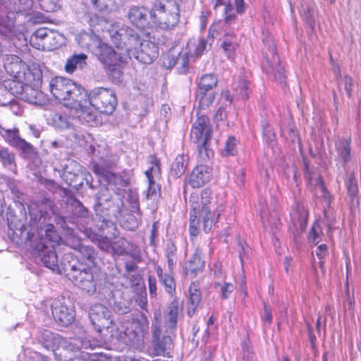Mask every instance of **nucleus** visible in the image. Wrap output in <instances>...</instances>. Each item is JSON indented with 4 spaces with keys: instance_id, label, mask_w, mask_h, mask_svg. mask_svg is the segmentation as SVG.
Listing matches in <instances>:
<instances>
[{
    "instance_id": "1",
    "label": "nucleus",
    "mask_w": 361,
    "mask_h": 361,
    "mask_svg": "<svg viewBox=\"0 0 361 361\" xmlns=\"http://www.w3.org/2000/svg\"><path fill=\"white\" fill-rule=\"evenodd\" d=\"M78 44L82 48L90 50L104 65L121 61V56L107 44L84 32L77 36Z\"/></svg>"
},
{
    "instance_id": "2",
    "label": "nucleus",
    "mask_w": 361,
    "mask_h": 361,
    "mask_svg": "<svg viewBox=\"0 0 361 361\" xmlns=\"http://www.w3.org/2000/svg\"><path fill=\"white\" fill-rule=\"evenodd\" d=\"M67 276L76 286L90 294L97 290V279L92 272V267L85 266L83 262H68L64 265Z\"/></svg>"
},
{
    "instance_id": "3",
    "label": "nucleus",
    "mask_w": 361,
    "mask_h": 361,
    "mask_svg": "<svg viewBox=\"0 0 361 361\" xmlns=\"http://www.w3.org/2000/svg\"><path fill=\"white\" fill-rule=\"evenodd\" d=\"M4 68L7 73L15 79L8 83L9 90L11 87L16 88L20 85L32 84L36 80L35 73L30 71L29 66L16 55L7 58Z\"/></svg>"
},
{
    "instance_id": "4",
    "label": "nucleus",
    "mask_w": 361,
    "mask_h": 361,
    "mask_svg": "<svg viewBox=\"0 0 361 361\" xmlns=\"http://www.w3.org/2000/svg\"><path fill=\"white\" fill-rule=\"evenodd\" d=\"M110 37L118 49H125L131 58V52L138 49L142 42L140 35L128 25H118L110 30Z\"/></svg>"
},
{
    "instance_id": "5",
    "label": "nucleus",
    "mask_w": 361,
    "mask_h": 361,
    "mask_svg": "<svg viewBox=\"0 0 361 361\" xmlns=\"http://www.w3.org/2000/svg\"><path fill=\"white\" fill-rule=\"evenodd\" d=\"M88 102L97 110L106 114H111L117 105L115 92L102 87L90 90L88 93Z\"/></svg>"
},
{
    "instance_id": "6",
    "label": "nucleus",
    "mask_w": 361,
    "mask_h": 361,
    "mask_svg": "<svg viewBox=\"0 0 361 361\" xmlns=\"http://www.w3.org/2000/svg\"><path fill=\"white\" fill-rule=\"evenodd\" d=\"M269 51H263L264 61L263 67L266 69L267 73L281 86H285L286 75L285 69L279 63V56L276 53V47L274 43L268 45Z\"/></svg>"
},
{
    "instance_id": "7",
    "label": "nucleus",
    "mask_w": 361,
    "mask_h": 361,
    "mask_svg": "<svg viewBox=\"0 0 361 361\" xmlns=\"http://www.w3.org/2000/svg\"><path fill=\"white\" fill-rule=\"evenodd\" d=\"M51 312L56 322L61 326H68L74 321V306L69 298L55 299L51 305Z\"/></svg>"
},
{
    "instance_id": "8",
    "label": "nucleus",
    "mask_w": 361,
    "mask_h": 361,
    "mask_svg": "<svg viewBox=\"0 0 361 361\" xmlns=\"http://www.w3.org/2000/svg\"><path fill=\"white\" fill-rule=\"evenodd\" d=\"M127 17L138 29L147 31L154 28L153 20L157 19V14L154 11H150L145 7L133 6L130 8Z\"/></svg>"
},
{
    "instance_id": "9",
    "label": "nucleus",
    "mask_w": 361,
    "mask_h": 361,
    "mask_svg": "<svg viewBox=\"0 0 361 361\" xmlns=\"http://www.w3.org/2000/svg\"><path fill=\"white\" fill-rule=\"evenodd\" d=\"M292 231L294 240L298 242L301 234L305 231L309 213L306 207L300 202H297L292 207V212L290 213Z\"/></svg>"
},
{
    "instance_id": "10",
    "label": "nucleus",
    "mask_w": 361,
    "mask_h": 361,
    "mask_svg": "<svg viewBox=\"0 0 361 361\" xmlns=\"http://www.w3.org/2000/svg\"><path fill=\"white\" fill-rule=\"evenodd\" d=\"M0 134L11 147L20 150L25 157H32L37 154L35 147L20 137L18 129L11 130L3 128Z\"/></svg>"
},
{
    "instance_id": "11",
    "label": "nucleus",
    "mask_w": 361,
    "mask_h": 361,
    "mask_svg": "<svg viewBox=\"0 0 361 361\" xmlns=\"http://www.w3.org/2000/svg\"><path fill=\"white\" fill-rule=\"evenodd\" d=\"M217 82L216 75L212 73L205 74L201 77L196 95L201 107L208 106L213 102L214 97L212 94L207 96V93L216 86Z\"/></svg>"
},
{
    "instance_id": "12",
    "label": "nucleus",
    "mask_w": 361,
    "mask_h": 361,
    "mask_svg": "<svg viewBox=\"0 0 361 361\" xmlns=\"http://www.w3.org/2000/svg\"><path fill=\"white\" fill-rule=\"evenodd\" d=\"M103 196V195L101 196L97 195L94 208L96 215L102 218V222L106 224L108 219L111 216V210L112 208L115 207V209L112 210V215L116 216L117 214H121L123 204L120 199V204L117 203L115 206L111 199L108 197L104 198Z\"/></svg>"
},
{
    "instance_id": "13",
    "label": "nucleus",
    "mask_w": 361,
    "mask_h": 361,
    "mask_svg": "<svg viewBox=\"0 0 361 361\" xmlns=\"http://www.w3.org/2000/svg\"><path fill=\"white\" fill-rule=\"evenodd\" d=\"M16 89L11 87V94L20 95V97L27 103L38 106L44 105L46 103L45 94L37 89L27 85H20Z\"/></svg>"
},
{
    "instance_id": "14",
    "label": "nucleus",
    "mask_w": 361,
    "mask_h": 361,
    "mask_svg": "<svg viewBox=\"0 0 361 361\" xmlns=\"http://www.w3.org/2000/svg\"><path fill=\"white\" fill-rule=\"evenodd\" d=\"M115 166V163L111 160H104L102 163H92V171L98 176L103 177L109 183L114 182L119 183L121 186L126 187L128 185V181L124 180L120 175H116L111 171V169Z\"/></svg>"
},
{
    "instance_id": "15",
    "label": "nucleus",
    "mask_w": 361,
    "mask_h": 361,
    "mask_svg": "<svg viewBox=\"0 0 361 361\" xmlns=\"http://www.w3.org/2000/svg\"><path fill=\"white\" fill-rule=\"evenodd\" d=\"M158 47L154 42L143 40L138 46V49L131 52V57H134L145 64L152 63L158 57Z\"/></svg>"
},
{
    "instance_id": "16",
    "label": "nucleus",
    "mask_w": 361,
    "mask_h": 361,
    "mask_svg": "<svg viewBox=\"0 0 361 361\" xmlns=\"http://www.w3.org/2000/svg\"><path fill=\"white\" fill-rule=\"evenodd\" d=\"M149 159L151 166L145 171L149 183L147 197L156 200L160 196L161 187L155 183L153 176L161 173L160 161L155 155H150Z\"/></svg>"
},
{
    "instance_id": "17",
    "label": "nucleus",
    "mask_w": 361,
    "mask_h": 361,
    "mask_svg": "<svg viewBox=\"0 0 361 361\" xmlns=\"http://www.w3.org/2000/svg\"><path fill=\"white\" fill-rule=\"evenodd\" d=\"M212 132L209 118L207 116H200L192 125L190 137L195 143L210 140Z\"/></svg>"
},
{
    "instance_id": "18",
    "label": "nucleus",
    "mask_w": 361,
    "mask_h": 361,
    "mask_svg": "<svg viewBox=\"0 0 361 361\" xmlns=\"http://www.w3.org/2000/svg\"><path fill=\"white\" fill-rule=\"evenodd\" d=\"M35 249L38 252L40 261L47 268L53 271L58 269V257L54 245L39 242L35 246Z\"/></svg>"
},
{
    "instance_id": "19",
    "label": "nucleus",
    "mask_w": 361,
    "mask_h": 361,
    "mask_svg": "<svg viewBox=\"0 0 361 361\" xmlns=\"http://www.w3.org/2000/svg\"><path fill=\"white\" fill-rule=\"evenodd\" d=\"M73 83L74 82L70 79L55 77L50 81V91L56 99L59 102H64L67 100L68 92L71 91Z\"/></svg>"
},
{
    "instance_id": "20",
    "label": "nucleus",
    "mask_w": 361,
    "mask_h": 361,
    "mask_svg": "<svg viewBox=\"0 0 361 361\" xmlns=\"http://www.w3.org/2000/svg\"><path fill=\"white\" fill-rule=\"evenodd\" d=\"M110 317V310L102 304H95L90 307L89 317L91 324L99 332L105 326V323Z\"/></svg>"
},
{
    "instance_id": "21",
    "label": "nucleus",
    "mask_w": 361,
    "mask_h": 361,
    "mask_svg": "<svg viewBox=\"0 0 361 361\" xmlns=\"http://www.w3.org/2000/svg\"><path fill=\"white\" fill-rule=\"evenodd\" d=\"M203 256V251L200 247H197L190 259L185 262L183 270L186 275L194 278L204 271L205 262Z\"/></svg>"
},
{
    "instance_id": "22",
    "label": "nucleus",
    "mask_w": 361,
    "mask_h": 361,
    "mask_svg": "<svg viewBox=\"0 0 361 361\" xmlns=\"http://www.w3.org/2000/svg\"><path fill=\"white\" fill-rule=\"evenodd\" d=\"M212 176V168L204 164H200L192 170L188 182L193 188H199L209 182Z\"/></svg>"
},
{
    "instance_id": "23",
    "label": "nucleus",
    "mask_w": 361,
    "mask_h": 361,
    "mask_svg": "<svg viewBox=\"0 0 361 361\" xmlns=\"http://www.w3.org/2000/svg\"><path fill=\"white\" fill-rule=\"evenodd\" d=\"M66 105L71 107H82L88 102V93L85 90L76 83H73L68 92L67 100L64 101Z\"/></svg>"
},
{
    "instance_id": "24",
    "label": "nucleus",
    "mask_w": 361,
    "mask_h": 361,
    "mask_svg": "<svg viewBox=\"0 0 361 361\" xmlns=\"http://www.w3.org/2000/svg\"><path fill=\"white\" fill-rule=\"evenodd\" d=\"M148 322L145 317L142 319L134 320L131 324L130 329H128L126 332L129 340L134 343H140L143 342L145 333L147 332Z\"/></svg>"
},
{
    "instance_id": "25",
    "label": "nucleus",
    "mask_w": 361,
    "mask_h": 361,
    "mask_svg": "<svg viewBox=\"0 0 361 361\" xmlns=\"http://www.w3.org/2000/svg\"><path fill=\"white\" fill-rule=\"evenodd\" d=\"M345 187L347 190V195L352 206L359 203V188L355 178V171H345Z\"/></svg>"
},
{
    "instance_id": "26",
    "label": "nucleus",
    "mask_w": 361,
    "mask_h": 361,
    "mask_svg": "<svg viewBox=\"0 0 361 361\" xmlns=\"http://www.w3.org/2000/svg\"><path fill=\"white\" fill-rule=\"evenodd\" d=\"M88 22L92 32L94 34L106 32L110 35V30L116 25L108 21L106 18L96 14L90 16Z\"/></svg>"
},
{
    "instance_id": "27",
    "label": "nucleus",
    "mask_w": 361,
    "mask_h": 361,
    "mask_svg": "<svg viewBox=\"0 0 361 361\" xmlns=\"http://www.w3.org/2000/svg\"><path fill=\"white\" fill-rule=\"evenodd\" d=\"M178 15L177 13H166L160 11L159 16H157V19L153 20L154 29L167 30L174 27L178 22Z\"/></svg>"
},
{
    "instance_id": "28",
    "label": "nucleus",
    "mask_w": 361,
    "mask_h": 361,
    "mask_svg": "<svg viewBox=\"0 0 361 361\" xmlns=\"http://www.w3.org/2000/svg\"><path fill=\"white\" fill-rule=\"evenodd\" d=\"M37 338L45 348L52 350L63 341V338L47 329L40 330Z\"/></svg>"
},
{
    "instance_id": "29",
    "label": "nucleus",
    "mask_w": 361,
    "mask_h": 361,
    "mask_svg": "<svg viewBox=\"0 0 361 361\" xmlns=\"http://www.w3.org/2000/svg\"><path fill=\"white\" fill-rule=\"evenodd\" d=\"M111 254L113 255L123 256L129 255V251L135 252L137 247L124 238H118L112 241Z\"/></svg>"
},
{
    "instance_id": "30",
    "label": "nucleus",
    "mask_w": 361,
    "mask_h": 361,
    "mask_svg": "<svg viewBox=\"0 0 361 361\" xmlns=\"http://www.w3.org/2000/svg\"><path fill=\"white\" fill-rule=\"evenodd\" d=\"M75 250H78L80 255L77 262H82L83 261L85 262L84 265L87 267H92L94 265L97 252L92 247L79 243L76 245Z\"/></svg>"
},
{
    "instance_id": "31",
    "label": "nucleus",
    "mask_w": 361,
    "mask_h": 361,
    "mask_svg": "<svg viewBox=\"0 0 361 361\" xmlns=\"http://www.w3.org/2000/svg\"><path fill=\"white\" fill-rule=\"evenodd\" d=\"M222 209H216L214 212L210 209H201L198 214L202 216L203 221V228L205 233H209L213 226L216 223L221 214Z\"/></svg>"
},
{
    "instance_id": "32",
    "label": "nucleus",
    "mask_w": 361,
    "mask_h": 361,
    "mask_svg": "<svg viewBox=\"0 0 361 361\" xmlns=\"http://www.w3.org/2000/svg\"><path fill=\"white\" fill-rule=\"evenodd\" d=\"M189 162V157L184 154H178L173 162L170 174L174 178H180L186 171Z\"/></svg>"
},
{
    "instance_id": "33",
    "label": "nucleus",
    "mask_w": 361,
    "mask_h": 361,
    "mask_svg": "<svg viewBox=\"0 0 361 361\" xmlns=\"http://www.w3.org/2000/svg\"><path fill=\"white\" fill-rule=\"evenodd\" d=\"M189 299L188 302V315L191 317L195 312L201 300V292L196 284L192 283L189 287Z\"/></svg>"
},
{
    "instance_id": "34",
    "label": "nucleus",
    "mask_w": 361,
    "mask_h": 361,
    "mask_svg": "<svg viewBox=\"0 0 361 361\" xmlns=\"http://www.w3.org/2000/svg\"><path fill=\"white\" fill-rule=\"evenodd\" d=\"M114 311L120 314H124L130 312V302L122 298L121 291L117 290L112 293V298L110 300Z\"/></svg>"
},
{
    "instance_id": "35",
    "label": "nucleus",
    "mask_w": 361,
    "mask_h": 361,
    "mask_svg": "<svg viewBox=\"0 0 361 361\" xmlns=\"http://www.w3.org/2000/svg\"><path fill=\"white\" fill-rule=\"evenodd\" d=\"M336 149L339 158L343 161V166L351 159L350 140L340 138L336 142Z\"/></svg>"
},
{
    "instance_id": "36",
    "label": "nucleus",
    "mask_w": 361,
    "mask_h": 361,
    "mask_svg": "<svg viewBox=\"0 0 361 361\" xmlns=\"http://www.w3.org/2000/svg\"><path fill=\"white\" fill-rule=\"evenodd\" d=\"M221 47L227 57L233 59L238 47L235 35L233 32L226 34L222 39Z\"/></svg>"
},
{
    "instance_id": "37",
    "label": "nucleus",
    "mask_w": 361,
    "mask_h": 361,
    "mask_svg": "<svg viewBox=\"0 0 361 361\" xmlns=\"http://www.w3.org/2000/svg\"><path fill=\"white\" fill-rule=\"evenodd\" d=\"M252 90L251 82L245 78H240L234 87L233 96L236 99L246 100L249 98Z\"/></svg>"
},
{
    "instance_id": "38",
    "label": "nucleus",
    "mask_w": 361,
    "mask_h": 361,
    "mask_svg": "<svg viewBox=\"0 0 361 361\" xmlns=\"http://www.w3.org/2000/svg\"><path fill=\"white\" fill-rule=\"evenodd\" d=\"M179 305L176 299L173 300L167 307V312L165 315V324L169 328L174 329L177 325Z\"/></svg>"
},
{
    "instance_id": "39",
    "label": "nucleus",
    "mask_w": 361,
    "mask_h": 361,
    "mask_svg": "<svg viewBox=\"0 0 361 361\" xmlns=\"http://www.w3.org/2000/svg\"><path fill=\"white\" fill-rule=\"evenodd\" d=\"M153 355L154 356L165 355L167 349L172 345V339L169 336H163L159 338L152 339Z\"/></svg>"
},
{
    "instance_id": "40",
    "label": "nucleus",
    "mask_w": 361,
    "mask_h": 361,
    "mask_svg": "<svg viewBox=\"0 0 361 361\" xmlns=\"http://www.w3.org/2000/svg\"><path fill=\"white\" fill-rule=\"evenodd\" d=\"M87 56L85 54H73L68 59L65 70L68 73H73L77 68L82 69L86 65Z\"/></svg>"
},
{
    "instance_id": "41",
    "label": "nucleus",
    "mask_w": 361,
    "mask_h": 361,
    "mask_svg": "<svg viewBox=\"0 0 361 361\" xmlns=\"http://www.w3.org/2000/svg\"><path fill=\"white\" fill-rule=\"evenodd\" d=\"M200 212V205L192 201L191 204V210L190 213V225L189 232L190 235L196 237L199 233V224L200 221L197 218L198 213Z\"/></svg>"
},
{
    "instance_id": "42",
    "label": "nucleus",
    "mask_w": 361,
    "mask_h": 361,
    "mask_svg": "<svg viewBox=\"0 0 361 361\" xmlns=\"http://www.w3.org/2000/svg\"><path fill=\"white\" fill-rule=\"evenodd\" d=\"M0 161L3 166L16 173L15 154L7 148L0 149Z\"/></svg>"
},
{
    "instance_id": "43",
    "label": "nucleus",
    "mask_w": 361,
    "mask_h": 361,
    "mask_svg": "<svg viewBox=\"0 0 361 361\" xmlns=\"http://www.w3.org/2000/svg\"><path fill=\"white\" fill-rule=\"evenodd\" d=\"M69 205L73 214L78 218H88L89 210L83 206L82 202L75 197H71Z\"/></svg>"
},
{
    "instance_id": "44",
    "label": "nucleus",
    "mask_w": 361,
    "mask_h": 361,
    "mask_svg": "<svg viewBox=\"0 0 361 361\" xmlns=\"http://www.w3.org/2000/svg\"><path fill=\"white\" fill-rule=\"evenodd\" d=\"M87 237L97 244L99 249L106 252L111 253L112 241L109 240L107 237L98 235L94 233H88Z\"/></svg>"
},
{
    "instance_id": "45",
    "label": "nucleus",
    "mask_w": 361,
    "mask_h": 361,
    "mask_svg": "<svg viewBox=\"0 0 361 361\" xmlns=\"http://www.w3.org/2000/svg\"><path fill=\"white\" fill-rule=\"evenodd\" d=\"M165 256L167 259L169 269L172 271L177 262V247L173 241L170 240L167 243Z\"/></svg>"
},
{
    "instance_id": "46",
    "label": "nucleus",
    "mask_w": 361,
    "mask_h": 361,
    "mask_svg": "<svg viewBox=\"0 0 361 361\" xmlns=\"http://www.w3.org/2000/svg\"><path fill=\"white\" fill-rule=\"evenodd\" d=\"M109 77L114 83H118L121 81L123 72L122 66L120 62L111 63L105 65Z\"/></svg>"
},
{
    "instance_id": "47",
    "label": "nucleus",
    "mask_w": 361,
    "mask_h": 361,
    "mask_svg": "<svg viewBox=\"0 0 361 361\" xmlns=\"http://www.w3.org/2000/svg\"><path fill=\"white\" fill-rule=\"evenodd\" d=\"M211 195V190L209 188H204L201 192V201L200 203L196 201L198 199L197 195H192L190 201L191 204L192 203V201L197 202L200 205V210H201V209H204V207H205V209H210L212 204Z\"/></svg>"
},
{
    "instance_id": "48",
    "label": "nucleus",
    "mask_w": 361,
    "mask_h": 361,
    "mask_svg": "<svg viewBox=\"0 0 361 361\" xmlns=\"http://www.w3.org/2000/svg\"><path fill=\"white\" fill-rule=\"evenodd\" d=\"M49 29L42 27L37 29L30 37V44L37 49H41V44L45 40Z\"/></svg>"
},
{
    "instance_id": "49",
    "label": "nucleus",
    "mask_w": 361,
    "mask_h": 361,
    "mask_svg": "<svg viewBox=\"0 0 361 361\" xmlns=\"http://www.w3.org/2000/svg\"><path fill=\"white\" fill-rule=\"evenodd\" d=\"M60 36L55 32L49 30L44 42L41 44L42 50H54L59 46V38Z\"/></svg>"
},
{
    "instance_id": "50",
    "label": "nucleus",
    "mask_w": 361,
    "mask_h": 361,
    "mask_svg": "<svg viewBox=\"0 0 361 361\" xmlns=\"http://www.w3.org/2000/svg\"><path fill=\"white\" fill-rule=\"evenodd\" d=\"M209 140H205L197 142L199 158L202 162H207L214 155L212 149L209 147Z\"/></svg>"
},
{
    "instance_id": "51",
    "label": "nucleus",
    "mask_w": 361,
    "mask_h": 361,
    "mask_svg": "<svg viewBox=\"0 0 361 361\" xmlns=\"http://www.w3.org/2000/svg\"><path fill=\"white\" fill-rule=\"evenodd\" d=\"M53 126L59 130L68 129L71 126L70 117L66 114L56 113L52 118Z\"/></svg>"
},
{
    "instance_id": "52",
    "label": "nucleus",
    "mask_w": 361,
    "mask_h": 361,
    "mask_svg": "<svg viewBox=\"0 0 361 361\" xmlns=\"http://www.w3.org/2000/svg\"><path fill=\"white\" fill-rule=\"evenodd\" d=\"M60 239L55 228L53 225L49 224L45 230V236L44 239H41L40 242L45 243L47 245H54Z\"/></svg>"
},
{
    "instance_id": "53",
    "label": "nucleus",
    "mask_w": 361,
    "mask_h": 361,
    "mask_svg": "<svg viewBox=\"0 0 361 361\" xmlns=\"http://www.w3.org/2000/svg\"><path fill=\"white\" fill-rule=\"evenodd\" d=\"M238 140L233 136L229 137L226 143L222 153L224 156H234L237 154Z\"/></svg>"
},
{
    "instance_id": "54",
    "label": "nucleus",
    "mask_w": 361,
    "mask_h": 361,
    "mask_svg": "<svg viewBox=\"0 0 361 361\" xmlns=\"http://www.w3.org/2000/svg\"><path fill=\"white\" fill-rule=\"evenodd\" d=\"M7 185L11 190V193L14 196L15 202H20L23 192L20 189V185L14 179L9 178L7 180Z\"/></svg>"
},
{
    "instance_id": "55",
    "label": "nucleus",
    "mask_w": 361,
    "mask_h": 361,
    "mask_svg": "<svg viewBox=\"0 0 361 361\" xmlns=\"http://www.w3.org/2000/svg\"><path fill=\"white\" fill-rule=\"evenodd\" d=\"M262 134L264 141L268 145H271L275 140L276 135L268 122L263 121L262 123Z\"/></svg>"
},
{
    "instance_id": "56",
    "label": "nucleus",
    "mask_w": 361,
    "mask_h": 361,
    "mask_svg": "<svg viewBox=\"0 0 361 361\" xmlns=\"http://www.w3.org/2000/svg\"><path fill=\"white\" fill-rule=\"evenodd\" d=\"M159 281L164 286L166 291L173 295V293L176 291V283L173 276L168 274Z\"/></svg>"
},
{
    "instance_id": "57",
    "label": "nucleus",
    "mask_w": 361,
    "mask_h": 361,
    "mask_svg": "<svg viewBox=\"0 0 361 361\" xmlns=\"http://www.w3.org/2000/svg\"><path fill=\"white\" fill-rule=\"evenodd\" d=\"M302 19L311 27H313L315 23V17L312 8L306 6L301 11Z\"/></svg>"
},
{
    "instance_id": "58",
    "label": "nucleus",
    "mask_w": 361,
    "mask_h": 361,
    "mask_svg": "<svg viewBox=\"0 0 361 361\" xmlns=\"http://www.w3.org/2000/svg\"><path fill=\"white\" fill-rule=\"evenodd\" d=\"M92 6L97 10L102 11L115 5V0H89Z\"/></svg>"
},
{
    "instance_id": "59",
    "label": "nucleus",
    "mask_w": 361,
    "mask_h": 361,
    "mask_svg": "<svg viewBox=\"0 0 361 361\" xmlns=\"http://www.w3.org/2000/svg\"><path fill=\"white\" fill-rule=\"evenodd\" d=\"M220 286V295L222 299L226 300L229 298L231 293L234 290V286L231 283H224L221 285L219 283H214V287Z\"/></svg>"
},
{
    "instance_id": "60",
    "label": "nucleus",
    "mask_w": 361,
    "mask_h": 361,
    "mask_svg": "<svg viewBox=\"0 0 361 361\" xmlns=\"http://www.w3.org/2000/svg\"><path fill=\"white\" fill-rule=\"evenodd\" d=\"M233 5L231 3L228 2L225 5L224 8V19L226 23L231 25L232 23L235 21L236 16L233 12Z\"/></svg>"
},
{
    "instance_id": "61",
    "label": "nucleus",
    "mask_w": 361,
    "mask_h": 361,
    "mask_svg": "<svg viewBox=\"0 0 361 361\" xmlns=\"http://www.w3.org/2000/svg\"><path fill=\"white\" fill-rule=\"evenodd\" d=\"M41 6L45 11L52 12L61 7L60 0H54V1H51V0H42Z\"/></svg>"
},
{
    "instance_id": "62",
    "label": "nucleus",
    "mask_w": 361,
    "mask_h": 361,
    "mask_svg": "<svg viewBox=\"0 0 361 361\" xmlns=\"http://www.w3.org/2000/svg\"><path fill=\"white\" fill-rule=\"evenodd\" d=\"M178 63L180 64V67L178 68L179 73L185 74L189 70V54L184 53L180 55L178 57Z\"/></svg>"
},
{
    "instance_id": "63",
    "label": "nucleus",
    "mask_w": 361,
    "mask_h": 361,
    "mask_svg": "<svg viewBox=\"0 0 361 361\" xmlns=\"http://www.w3.org/2000/svg\"><path fill=\"white\" fill-rule=\"evenodd\" d=\"M321 232L320 226L316 222L312 225L309 235H308V239L310 241H311L314 245L318 244L319 243V233Z\"/></svg>"
},
{
    "instance_id": "64",
    "label": "nucleus",
    "mask_w": 361,
    "mask_h": 361,
    "mask_svg": "<svg viewBox=\"0 0 361 361\" xmlns=\"http://www.w3.org/2000/svg\"><path fill=\"white\" fill-rule=\"evenodd\" d=\"M243 348V361H257L255 355L247 345L244 344Z\"/></svg>"
}]
</instances>
